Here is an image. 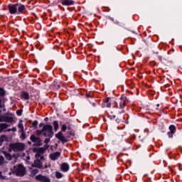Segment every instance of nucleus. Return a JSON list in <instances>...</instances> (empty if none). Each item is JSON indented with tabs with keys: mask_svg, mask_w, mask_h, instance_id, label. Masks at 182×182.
Listing matches in <instances>:
<instances>
[{
	"mask_svg": "<svg viewBox=\"0 0 182 182\" xmlns=\"http://www.w3.org/2000/svg\"><path fill=\"white\" fill-rule=\"evenodd\" d=\"M92 105L93 107H96V103L92 102Z\"/></svg>",
	"mask_w": 182,
	"mask_h": 182,
	"instance_id": "51",
	"label": "nucleus"
},
{
	"mask_svg": "<svg viewBox=\"0 0 182 182\" xmlns=\"http://www.w3.org/2000/svg\"><path fill=\"white\" fill-rule=\"evenodd\" d=\"M23 112V109H18L16 113L17 116H22Z\"/></svg>",
	"mask_w": 182,
	"mask_h": 182,
	"instance_id": "30",
	"label": "nucleus"
},
{
	"mask_svg": "<svg viewBox=\"0 0 182 182\" xmlns=\"http://www.w3.org/2000/svg\"><path fill=\"white\" fill-rule=\"evenodd\" d=\"M60 126L61 132H59L58 134H55V137L56 139L60 140V141H61L63 144H65V143H68V139H66V137H65L63 132H66V130L68 129V127L65 124H62V122H60Z\"/></svg>",
	"mask_w": 182,
	"mask_h": 182,
	"instance_id": "3",
	"label": "nucleus"
},
{
	"mask_svg": "<svg viewBox=\"0 0 182 182\" xmlns=\"http://www.w3.org/2000/svg\"><path fill=\"white\" fill-rule=\"evenodd\" d=\"M168 135L169 139H173V134H171V132H168Z\"/></svg>",
	"mask_w": 182,
	"mask_h": 182,
	"instance_id": "43",
	"label": "nucleus"
},
{
	"mask_svg": "<svg viewBox=\"0 0 182 182\" xmlns=\"http://www.w3.org/2000/svg\"><path fill=\"white\" fill-rule=\"evenodd\" d=\"M6 91L4 88L2 87H0V96L1 97H4V96H5V94H6Z\"/></svg>",
	"mask_w": 182,
	"mask_h": 182,
	"instance_id": "25",
	"label": "nucleus"
},
{
	"mask_svg": "<svg viewBox=\"0 0 182 182\" xmlns=\"http://www.w3.org/2000/svg\"><path fill=\"white\" fill-rule=\"evenodd\" d=\"M9 125L6 123H0V132H4V130L8 129Z\"/></svg>",
	"mask_w": 182,
	"mask_h": 182,
	"instance_id": "20",
	"label": "nucleus"
},
{
	"mask_svg": "<svg viewBox=\"0 0 182 182\" xmlns=\"http://www.w3.org/2000/svg\"><path fill=\"white\" fill-rule=\"evenodd\" d=\"M50 137H49V138H46L45 139V140H44V143L46 144H48V143H50Z\"/></svg>",
	"mask_w": 182,
	"mask_h": 182,
	"instance_id": "33",
	"label": "nucleus"
},
{
	"mask_svg": "<svg viewBox=\"0 0 182 182\" xmlns=\"http://www.w3.org/2000/svg\"><path fill=\"white\" fill-rule=\"evenodd\" d=\"M39 173V170L38 169H33L32 170V174H38Z\"/></svg>",
	"mask_w": 182,
	"mask_h": 182,
	"instance_id": "34",
	"label": "nucleus"
},
{
	"mask_svg": "<svg viewBox=\"0 0 182 182\" xmlns=\"http://www.w3.org/2000/svg\"><path fill=\"white\" fill-rule=\"evenodd\" d=\"M45 151L46 149L44 147L33 148V153H40L41 154H44Z\"/></svg>",
	"mask_w": 182,
	"mask_h": 182,
	"instance_id": "13",
	"label": "nucleus"
},
{
	"mask_svg": "<svg viewBox=\"0 0 182 182\" xmlns=\"http://www.w3.org/2000/svg\"><path fill=\"white\" fill-rule=\"evenodd\" d=\"M32 127H35L36 129H38V121H34L31 123Z\"/></svg>",
	"mask_w": 182,
	"mask_h": 182,
	"instance_id": "29",
	"label": "nucleus"
},
{
	"mask_svg": "<svg viewBox=\"0 0 182 182\" xmlns=\"http://www.w3.org/2000/svg\"><path fill=\"white\" fill-rule=\"evenodd\" d=\"M34 153H36L35 155L36 159H37V160H39V159L42 155L39 152H34Z\"/></svg>",
	"mask_w": 182,
	"mask_h": 182,
	"instance_id": "32",
	"label": "nucleus"
},
{
	"mask_svg": "<svg viewBox=\"0 0 182 182\" xmlns=\"http://www.w3.org/2000/svg\"><path fill=\"white\" fill-rule=\"evenodd\" d=\"M60 4L63 6H72L75 5V1L73 0H60Z\"/></svg>",
	"mask_w": 182,
	"mask_h": 182,
	"instance_id": "10",
	"label": "nucleus"
},
{
	"mask_svg": "<svg viewBox=\"0 0 182 182\" xmlns=\"http://www.w3.org/2000/svg\"><path fill=\"white\" fill-rule=\"evenodd\" d=\"M3 154L5 156L6 160L11 161L12 160V155L6 151H3Z\"/></svg>",
	"mask_w": 182,
	"mask_h": 182,
	"instance_id": "17",
	"label": "nucleus"
},
{
	"mask_svg": "<svg viewBox=\"0 0 182 182\" xmlns=\"http://www.w3.org/2000/svg\"><path fill=\"white\" fill-rule=\"evenodd\" d=\"M156 106L157 107H159L160 106V104H157Z\"/></svg>",
	"mask_w": 182,
	"mask_h": 182,
	"instance_id": "57",
	"label": "nucleus"
},
{
	"mask_svg": "<svg viewBox=\"0 0 182 182\" xmlns=\"http://www.w3.org/2000/svg\"><path fill=\"white\" fill-rule=\"evenodd\" d=\"M0 113H2V110H0Z\"/></svg>",
	"mask_w": 182,
	"mask_h": 182,
	"instance_id": "61",
	"label": "nucleus"
},
{
	"mask_svg": "<svg viewBox=\"0 0 182 182\" xmlns=\"http://www.w3.org/2000/svg\"><path fill=\"white\" fill-rule=\"evenodd\" d=\"M43 136L44 137H50L52 139L53 137L55 132H53V127L49 124H46L43 126Z\"/></svg>",
	"mask_w": 182,
	"mask_h": 182,
	"instance_id": "4",
	"label": "nucleus"
},
{
	"mask_svg": "<svg viewBox=\"0 0 182 182\" xmlns=\"http://www.w3.org/2000/svg\"><path fill=\"white\" fill-rule=\"evenodd\" d=\"M112 97H110L104 99L102 104V109H105V107H107L108 109H109V107H112V102L110 101Z\"/></svg>",
	"mask_w": 182,
	"mask_h": 182,
	"instance_id": "8",
	"label": "nucleus"
},
{
	"mask_svg": "<svg viewBox=\"0 0 182 182\" xmlns=\"http://www.w3.org/2000/svg\"><path fill=\"white\" fill-rule=\"evenodd\" d=\"M32 167H36V168H42L43 166H42V162H41V160L36 159L34 161V165H32Z\"/></svg>",
	"mask_w": 182,
	"mask_h": 182,
	"instance_id": "15",
	"label": "nucleus"
},
{
	"mask_svg": "<svg viewBox=\"0 0 182 182\" xmlns=\"http://www.w3.org/2000/svg\"><path fill=\"white\" fill-rule=\"evenodd\" d=\"M121 113H124V110H122Z\"/></svg>",
	"mask_w": 182,
	"mask_h": 182,
	"instance_id": "58",
	"label": "nucleus"
},
{
	"mask_svg": "<svg viewBox=\"0 0 182 182\" xmlns=\"http://www.w3.org/2000/svg\"><path fill=\"white\" fill-rule=\"evenodd\" d=\"M43 133H45V132H44V131H43V129H37L36 130L37 136H41V135L43 134Z\"/></svg>",
	"mask_w": 182,
	"mask_h": 182,
	"instance_id": "28",
	"label": "nucleus"
},
{
	"mask_svg": "<svg viewBox=\"0 0 182 182\" xmlns=\"http://www.w3.org/2000/svg\"><path fill=\"white\" fill-rule=\"evenodd\" d=\"M8 9L11 15H22V14H26V6L19 3L9 4Z\"/></svg>",
	"mask_w": 182,
	"mask_h": 182,
	"instance_id": "1",
	"label": "nucleus"
},
{
	"mask_svg": "<svg viewBox=\"0 0 182 182\" xmlns=\"http://www.w3.org/2000/svg\"><path fill=\"white\" fill-rule=\"evenodd\" d=\"M154 53H155V55H159V52H154Z\"/></svg>",
	"mask_w": 182,
	"mask_h": 182,
	"instance_id": "54",
	"label": "nucleus"
},
{
	"mask_svg": "<svg viewBox=\"0 0 182 182\" xmlns=\"http://www.w3.org/2000/svg\"><path fill=\"white\" fill-rule=\"evenodd\" d=\"M36 181H40V182H50V178L46 176H43L42 174H38L35 177Z\"/></svg>",
	"mask_w": 182,
	"mask_h": 182,
	"instance_id": "7",
	"label": "nucleus"
},
{
	"mask_svg": "<svg viewBox=\"0 0 182 182\" xmlns=\"http://www.w3.org/2000/svg\"><path fill=\"white\" fill-rule=\"evenodd\" d=\"M8 140H9V139L6 135H1L0 137V146H2L4 141H8Z\"/></svg>",
	"mask_w": 182,
	"mask_h": 182,
	"instance_id": "18",
	"label": "nucleus"
},
{
	"mask_svg": "<svg viewBox=\"0 0 182 182\" xmlns=\"http://www.w3.org/2000/svg\"><path fill=\"white\" fill-rule=\"evenodd\" d=\"M28 144H32V142L31 141H28Z\"/></svg>",
	"mask_w": 182,
	"mask_h": 182,
	"instance_id": "53",
	"label": "nucleus"
},
{
	"mask_svg": "<svg viewBox=\"0 0 182 182\" xmlns=\"http://www.w3.org/2000/svg\"><path fill=\"white\" fill-rule=\"evenodd\" d=\"M55 146H58V144H55Z\"/></svg>",
	"mask_w": 182,
	"mask_h": 182,
	"instance_id": "62",
	"label": "nucleus"
},
{
	"mask_svg": "<svg viewBox=\"0 0 182 182\" xmlns=\"http://www.w3.org/2000/svg\"><path fill=\"white\" fill-rule=\"evenodd\" d=\"M85 96H86V97H93L92 91H89V92L87 91Z\"/></svg>",
	"mask_w": 182,
	"mask_h": 182,
	"instance_id": "27",
	"label": "nucleus"
},
{
	"mask_svg": "<svg viewBox=\"0 0 182 182\" xmlns=\"http://www.w3.org/2000/svg\"><path fill=\"white\" fill-rule=\"evenodd\" d=\"M68 134H70V136H75V134H73V132L72 131H70L68 132Z\"/></svg>",
	"mask_w": 182,
	"mask_h": 182,
	"instance_id": "45",
	"label": "nucleus"
},
{
	"mask_svg": "<svg viewBox=\"0 0 182 182\" xmlns=\"http://www.w3.org/2000/svg\"><path fill=\"white\" fill-rule=\"evenodd\" d=\"M43 124H43V123H42V122H41V123H40V124H39V127H43Z\"/></svg>",
	"mask_w": 182,
	"mask_h": 182,
	"instance_id": "50",
	"label": "nucleus"
},
{
	"mask_svg": "<svg viewBox=\"0 0 182 182\" xmlns=\"http://www.w3.org/2000/svg\"><path fill=\"white\" fill-rule=\"evenodd\" d=\"M55 177L56 178H62L63 177V175L60 172H56Z\"/></svg>",
	"mask_w": 182,
	"mask_h": 182,
	"instance_id": "26",
	"label": "nucleus"
},
{
	"mask_svg": "<svg viewBox=\"0 0 182 182\" xmlns=\"http://www.w3.org/2000/svg\"><path fill=\"white\" fill-rule=\"evenodd\" d=\"M11 130H12V132H16V127H13L11 129H7V132H11Z\"/></svg>",
	"mask_w": 182,
	"mask_h": 182,
	"instance_id": "39",
	"label": "nucleus"
},
{
	"mask_svg": "<svg viewBox=\"0 0 182 182\" xmlns=\"http://www.w3.org/2000/svg\"><path fill=\"white\" fill-rule=\"evenodd\" d=\"M5 164V158H4V156L0 155V166H4Z\"/></svg>",
	"mask_w": 182,
	"mask_h": 182,
	"instance_id": "24",
	"label": "nucleus"
},
{
	"mask_svg": "<svg viewBox=\"0 0 182 182\" xmlns=\"http://www.w3.org/2000/svg\"><path fill=\"white\" fill-rule=\"evenodd\" d=\"M169 133H171V134H176V132H177V128L174 124H171L169 126Z\"/></svg>",
	"mask_w": 182,
	"mask_h": 182,
	"instance_id": "16",
	"label": "nucleus"
},
{
	"mask_svg": "<svg viewBox=\"0 0 182 182\" xmlns=\"http://www.w3.org/2000/svg\"><path fill=\"white\" fill-rule=\"evenodd\" d=\"M53 124L55 132H58V129H59V122L55 120L53 121Z\"/></svg>",
	"mask_w": 182,
	"mask_h": 182,
	"instance_id": "21",
	"label": "nucleus"
},
{
	"mask_svg": "<svg viewBox=\"0 0 182 182\" xmlns=\"http://www.w3.org/2000/svg\"><path fill=\"white\" fill-rule=\"evenodd\" d=\"M54 49H59V46H54Z\"/></svg>",
	"mask_w": 182,
	"mask_h": 182,
	"instance_id": "52",
	"label": "nucleus"
},
{
	"mask_svg": "<svg viewBox=\"0 0 182 182\" xmlns=\"http://www.w3.org/2000/svg\"><path fill=\"white\" fill-rule=\"evenodd\" d=\"M115 25H117L118 26H121V28H126V22L124 21H114Z\"/></svg>",
	"mask_w": 182,
	"mask_h": 182,
	"instance_id": "19",
	"label": "nucleus"
},
{
	"mask_svg": "<svg viewBox=\"0 0 182 182\" xmlns=\"http://www.w3.org/2000/svg\"><path fill=\"white\" fill-rule=\"evenodd\" d=\"M115 122H117V123H120V122H122V119H120L119 118H117L115 119Z\"/></svg>",
	"mask_w": 182,
	"mask_h": 182,
	"instance_id": "44",
	"label": "nucleus"
},
{
	"mask_svg": "<svg viewBox=\"0 0 182 182\" xmlns=\"http://www.w3.org/2000/svg\"><path fill=\"white\" fill-rule=\"evenodd\" d=\"M9 151H12V149H11L10 147H9Z\"/></svg>",
	"mask_w": 182,
	"mask_h": 182,
	"instance_id": "56",
	"label": "nucleus"
},
{
	"mask_svg": "<svg viewBox=\"0 0 182 182\" xmlns=\"http://www.w3.org/2000/svg\"><path fill=\"white\" fill-rule=\"evenodd\" d=\"M18 128L21 129L22 132H23V124H18Z\"/></svg>",
	"mask_w": 182,
	"mask_h": 182,
	"instance_id": "36",
	"label": "nucleus"
},
{
	"mask_svg": "<svg viewBox=\"0 0 182 182\" xmlns=\"http://www.w3.org/2000/svg\"><path fill=\"white\" fill-rule=\"evenodd\" d=\"M108 117H109V119H110V120H114V119H116V115L108 114Z\"/></svg>",
	"mask_w": 182,
	"mask_h": 182,
	"instance_id": "35",
	"label": "nucleus"
},
{
	"mask_svg": "<svg viewBox=\"0 0 182 182\" xmlns=\"http://www.w3.org/2000/svg\"><path fill=\"white\" fill-rule=\"evenodd\" d=\"M54 87H55V89H60V85L59 84H58V82H56V81H54Z\"/></svg>",
	"mask_w": 182,
	"mask_h": 182,
	"instance_id": "31",
	"label": "nucleus"
},
{
	"mask_svg": "<svg viewBox=\"0 0 182 182\" xmlns=\"http://www.w3.org/2000/svg\"><path fill=\"white\" fill-rule=\"evenodd\" d=\"M120 100L121 101L119 102V105H117V108L123 109L126 107V100H127V97H121Z\"/></svg>",
	"mask_w": 182,
	"mask_h": 182,
	"instance_id": "9",
	"label": "nucleus"
},
{
	"mask_svg": "<svg viewBox=\"0 0 182 182\" xmlns=\"http://www.w3.org/2000/svg\"><path fill=\"white\" fill-rule=\"evenodd\" d=\"M69 164L68 163H63L60 165V170L61 171H63V173H66L68 171H69Z\"/></svg>",
	"mask_w": 182,
	"mask_h": 182,
	"instance_id": "12",
	"label": "nucleus"
},
{
	"mask_svg": "<svg viewBox=\"0 0 182 182\" xmlns=\"http://www.w3.org/2000/svg\"><path fill=\"white\" fill-rule=\"evenodd\" d=\"M65 124L66 126H69V125H70V122L67 121V122H65V124Z\"/></svg>",
	"mask_w": 182,
	"mask_h": 182,
	"instance_id": "46",
	"label": "nucleus"
},
{
	"mask_svg": "<svg viewBox=\"0 0 182 182\" xmlns=\"http://www.w3.org/2000/svg\"><path fill=\"white\" fill-rule=\"evenodd\" d=\"M43 168H48V165H45Z\"/></svg>",
	"mask_w": 182,
	"mask_h": 182,
	"instance_id": "55",
	"label": "nucleus"
},
{
	"mask_svg": "<svg viewBox=\"0 0 182 182\" xmlns=\"http://www.w3.org/2000/svg\"><path fill=\"white\" fill-rule=\"evenodd\" d=\"M150 66H151L152 68L156 66V61H152L151 63H150Z\"/></svg>",
	"mask_w": 182,
	"mask_h": 182,
	"instance_id": "38",
	"label": "nucleus"
},
{
	"mask_svg": "<svg viewBox=\"0 0 182 182\" xmlns=\"http://www.w3.org/2000/svg\"><path fill=\"white\" fill-rule=\"evenodd\" d=\"M6 177L2 175V171H0V180H5Z\"/></svg>",
	"mask_w": 182,
	"mask_h": 182,
	"instance_id": "37",
	"label": "nucleus"
},
{
	"mask_svg": "<svg viewBox=\"0 0 182 182\" xmlns=\"http://www.w3.org/2000/svg\"><path fill=\"white\" fill-rule=\"evenodd\" d=\"M44 149H46V151L48 150V149H49V144H46L44 145Z\"/></svg>",
	"mask_w": 182,
	"mask_h": 182,
	"instance_id": "41",
	"label": "nucleus"
},
{
	"mask_svg": "<svg viewBox=\"0 0 182 182\" xmlns=\"http://www.w3.org/2000/svg\"><path fill=\"white\" fill-rule=\"evenodd\" d=\"M107 12H109V11H110L109 9H108V10H107Z\"/></svg>",
	"mask_w": 182,
	"mask_h": 182,
	"instance_id": "60",
	"label": "nucleus"
},
{
	"mask_svg": "<svg viewBox=\"0 0 182 182\" xmlns=\"http://www.w3.org/2000/svg\"><path fill=\"white\" fill-rule=\"evenodd\" d=\"M4 122H6V123H12V122H14V118L12 117H5Z\"/></svg>",
	"mask_w": 182,
	"mask_h": 182,
	"instance_id": "22",
	"label": "nucleus"
},
{
	"mask_svg": "<svg viewBox=\"0 0 182 182\" xmlns=\"http://www.w3.org/2000/svg\"><path fill=\"white\" fill-rule=\"evenodd\" d=\"M158 59L161 62L162 59H163V57L159 55V56H158Z\"/></svg>",
	"mask_w": 182,
	"mask_h": 182,
	"instance_id": "47",
	"label": "nucleus"
},
{
	"mask_svg": "<svg viewBox=\"0 0 182 182\" xmlns=\"http://www.w3.org/2000/svg\"><path fill=\"white\" fill-rule=\"evenodd\" d=\"M137 95H139V91L137 92Z\"/></svg>",
	"mask_w": 182,
	"mask_h": 182,
	"instance_id": "63",
	"label": "nucleus"
},
{
	"mask_svg": "<svg viewBox=\"0 0 182 182\" xmlns=\"http://www.w3.org/2000/svg\"><path fill=\"white\" fill-rule=\"evenodd\" d=\"M68 130H72V124L67 125Z\"/></svg>",
	"mask_w": 182,
	"mask_h": 182,
	"instance_id": "42",
	"label": "nucleus"
},
{
	"mask_svg": "<svg viewBox=\"0 0 182 182\" xmlns=\"http://www.w3.org/2000/svg\"><path fill=\"white\" fill-rule=\"evenodd\" d=\"M21 99H24L25 100H29V93L26 91H22L21 92Z\"/></svg>",
	"mask_w": 182,
	"mask_h": 182,
	"instance_id": "14",
	"label": "nucleus"
},
{
	"mask_svg": "<svg viewBox=\"0 0 182 182\" xmlns=\"http://www.w3.org/2000/svg\"><path fill=\"white\" fill-rule=\"evenodd\" d=\"M20 139L23 141L24 140H26V134L25 133V132L22 131L21 136H20Z\"/></svg>",
	"mask_w": 182,
	"mask_h": 182,
	"instance_id": "23",
	"label": "nucleus"
},
{
	"mask_svg": "<svg viewBox=\"0 0 182 182\" xmlns=\"http://www.w3.org/2000/svg\"><path fill=\"white\" fill-rule=\"evenodd\" d=\"M0 122H2V118L0 117Z\"/></svg>",
	"mask_w": 182,
	"mask_h": 182,
	"instance_id": "59",
	"label": "nucleus"
},
{
	"mask_svg": "<svg viewBox=\"0 0 182 182\" xmlns=\"http://www.w3.org/2000/svg\"><path fill=\"white\" fill-rule=\"evenodd\" d=\"M27 159H29V156H28V157H27Z\"/></svg>",
	"mask_w": 182,
	"mask_h": 182,
	"instance_id": "64",
	"label": "nucleus"
},
{
	"mask_svg": "<svg viewBox=\"0 0 182 182\" xmlns=\"http://www.w3.org/2000/svg\"><path fill=\"white\" fill-rule=\"evenodd\" d=\"M49 157L53 161H56V160H59V157H60V152L56 151L50 154Z\"/></svg>",
	"mask_w": 182,
	"mask_h": 182,
	"instance_id": "11",
	"label": "nucleus"
},
{
	"mask_svg": "<svg viewBox=\"0 0 182 182\" xmlns=\"http://www.w3.org/2000/svg\"><path fill=\"white\" fill-rule=\"evenodd\" d=\"M9 146L13 151H23L25 150V144L23 143H11Z\"/></svg>",
	"mask_w": 182,
	"mask_h": 182,
	"instance_id": "5",
	"label": "nucleus"
},
{
	"mask_svg": "<svg viewBox=\"0 0 182 182\" xmlns=\"http://www.w3.org/2000/svg\"><path fill=\"white\" fill-rule=\"evenodd\" d=\"M44 121H45V122H48V121H49V118H48V117H46V118L44 119Z\"/></svg>",
	"mask_w": 182,
	"mask_h": 182,
	"instance_id": "49",
	"label": "nucleus"
},
{
	"mask_svg": "<svg viewBox=\"0 0 182 182\" xmlns=\"http://www.w3.org/2000/svg\"><path fill=\"white\" fill-rule=\"evenodd\" d=\"M40 161H42V160H45V156L43 155H41L39 159Z\"/></svg>",
	"mask_w": 182,
	"mask_h": 182,
	"instance_id": "40",
	"label": "nucleus"
},
{
	"mask_svg": "<svg viewBox=\"0 0 182 182\" xmlns=\"http://www.w3.org/2000/svg\"><path fill=\"white\" fill-rule=\"evenodd\" d=\"M12 171L17 177H23L26 174V168L23 166V164H20L18 166H14Z\"/></svg>",
	"mask_w": 182,
	"mask_h": 182,
	"instance_id": "2",
	"label": "nucleus"
},
{
	"mask_svg": "<svg viewBox=\"0 0 182 182\" xmlns=\"http://www.w3.org/2000/svg\"><path fill=\"white\" fill-rule=\"evenodd\" d=\"M30 140L31 141H32V143H35L33 144V146H43V144H42V139H41V137H38L36 136H35V134H32L30 136Z\"/></svg>",
	"mask_w": 182,
	"mask_h": 182,
	"instance_id": "6",
	"label": "nucleus"
},
{
	"mask_svg": "<svg viewBox=\"0 0 182 182\" xmlns=\"http://www.w3.org/2000/svg\"><path fill=\"white\" fill-rule=\"evenodd\" d=\"M0 109H2V100L0 98Z\"/></svg>",
	"mask_w": 182,
	"mask_h": 182,
	"instance_id": "48",
	"label": "nucleus"
}]
</instances>
